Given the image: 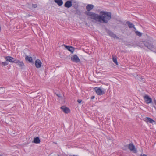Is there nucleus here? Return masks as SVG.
Instances as JSON below:
<instances>
[{
  "instance_id": "f257e3e1",
  "label": "nucleus",
  "mask_w": 156,
  "mask_h": 156,
  "mask_svg": "<svg viewBox=\"0 0 156 156\" xmlns=\"http://www.w3.org/2000/svg\"><path fill=\"white\" fill-rule=\"evenodd\" d=\"M94 8V6L91 4H89L86 7L87 11H86L85 14L88 16H90V18L94 20L97 22L100 23H107L111 19V13L110 12L101 11L100 12V15L97 14L90 12Z\"/></svg>"
},
{
  "instance_id": "f03ea898",
  "label": "nucleus",
  "mask_w": 156,
  "mask_h": 156,
  "mask_svg": "<svg viewBox=\"0 0 156 156\" xmlns=\"http://www.w3.org/2000/svg\"><path fill=\"white\" fill-rule=\"evenodd\" d=\"M143 43L144 46L149 49L152 51L155 49V46L151 43L148 41H145L143 42Z\"/></svg>"
},
{
  "instance_id": "7ed1b4c3",
  "label": "nucleus",
  "mask_w": 156,
  "mask_h": 156,
  "mask_svg": "<svg viewBox=\"0 0 156 156\" xmlns=\"http://www.w3.org/2000/svg\"><path fill=\"white\" fill-rule=\"evenodd\" d=\"M95 90L98 95H101L105 93V90L104 89H101L100 88L96 87L94 88Z\"/></svg>"
},
{
  "instance_id": "20e7f679",
  "label": "nucleus",
  "mask_w": 156,
  "mask_h": 156,
  "mask_svg": "<svg viewBox=\"0 0 156 156\" xmlns=\"http://www.w3.org/2000/svg\"><path fill=\"white\" fill-rule=\"evenodd\" d=\"M128 147V148L130 151H133L134 153L136 152L137 151L135 148V146L133 143H130L128 145H126L125 146V147Z\"/></svg>"
},
{
  "instance_id": "39448f33",
  "label": "nucleus",
  "mask_w": 156,
  "mask_h": 156,
  "mask_svg": "<svg viewBox=\"0 0 156 156\" xmlns=\"http://www.w3.org/2000/svg\"><path fill=\"white\" fill-rule=\"evenodd\" d=\"M144 98L145 102L147 104L151 103L152 102V99L148 95L144 96Z\"/></svg>"
},
{
  "instance_id": "423d86ee",
  "label": "nucleus",
  "mask_w": 156,
  "mask_h": 156,
  "mask_svg": "<svg viewBox=\"0 0 156 156\" xmlns=\"http://www.w3.org/2000/svg\"><path fill=\"white\" fill-rule=\"evenodd\" d=\"M5 58L8 62H9L11 63H15L16 60L15 58L10 56H5Z\"/></svg>"
},
{
  "instance_id": "0eeeda50",
  "label": "nucleus",
  "mask_w": 156,
  "mask_h": 156,
  "mask_svg": "<svg viewBox=\"0 0 156 156\" xmlns=\"http://www.w3.org/2000/svg\"><path fill=\"white\" fill-rule=\"evenodd\" d=\"M71 60L76 63H78L80 62V60L79 57L76 55H75L71 58Z\"/></svg>"
},
{
  "instance_id": "6e6552de",
  "label": "nucleus",
  "mask_w": 156,
  "mask_h": 156,
  "mask_svg": "<svg viewBox=\"0 0 156 156\" xmlns=\"http://www.w3.org/2000/svg\"><path fill=\"white\" fill-rule=\"evenodd\" d=\"M61 108L64 113L66 114L69 113L70 112V109L66 107L65 106H62L61 107Z\"/></svg>"
},
{
  "instance_id": "1a4fd4ad",
  "label": "nucleus",
  "mask_w": 156,
  "mask_h": 156,
  "mask_svg": "<svg viewBox=\"0 0 156 156\" xmlns=\"http://www.w3.org/2000/svg\"><path fill=\"white\" fill-rule=\"evenodd\" d=\"M42 63L39 59H37L35 62V66L37 68H39L41 67Z\"/></svg>"
},
{
  "instance_id": "9d476101",
  "label": "nucleus",
  "mask_w": 156,
  "mask_h": 156,
  "mask_svg": "<svg viewBox=\"0 0 156 156\" xmlns=\"http://www.w3.org/2000/svg\"><path fill=\"white\" fill-rule=\"evenodd\" d=\"M72 0L67 1L64 4V6L68 8L72 6Z\"/></svg>"
},
{
  "instance_id": "9b49d317",
  "label": "nucleus",
  "mask_w": 156,
  "mask_h": 156,
  "mask_svg": "<svg viewBox=\"0 0 156 156\" xmlns=\"http://www.w3.org/2000/svg\"><path fill=\"white\" fill-rule=\"evenodd\" d=\"M15 63L17 64L21 67H23L24 66L23 61H20L18 59H16Z\"/></svg>"
},
{
  "instance_id": "f8f14e48",
  "label": "nucleus",
  "mask_w": 156,
  "mask_h": 156,
  "mask_svg": "<svg viewBox=\"0 0 156 156\" xmlns=\"http://www.w3.org/2000/svg\"><path fill=\"white\" fill-rule=\"evenodd\" d=\"M72 6L74 8L76 9L78 8V5L77 2L75 0H72Z\"/></svg>"
},
{
  "instance_id": "ddd939ff",
  "label": "nucleus",
  "mask_w": 156,
  "mask_h": 156,
  "mask_svg": "<svg viewBox=\"0 0 156 156\" xmlns=\"http://www.w3.org/2000/svg\"><path fill=\"white\" fill-rule=\"evenodd\" d=\"M65 48L69 51L71 53H73L74 51V48L71 46H68L64 45Z\"/></svg>"
},
{
  "instance_id": "4468645a",
  "label": "nucleus",
  "mask_w": 156,
  "mask_h": 156,
  "mask_svg": "<svg viewBox=\"0 0 156 156\" xmlns=\"http://www.w3.org/2000/svg\"><path fill=\"white\" fill-rule=\"evenodd\" d=\"M145 121L147 122H149L151 123H153L155 122V121L149 117H146L145 118Z\"/></svg>"
},
{
  "instance_id": "2eb2a0df",
  "label": "nucleus",
  "mask_w": 156,
  "mask_h": 156,
  "mask_svg": "<svg viewBox=\"0 0 156 156\" xmlns=\"http://www.w3.org/2000/svg\"><path fill=\"white\" fill-rule=\"evenodd\" d=\"M108 33L109 34V35L115 38H116L117 39H118L119 38V37H117L116 35H115V34H114L112 32L109 31V30H108Z\"/></svg>"
},
{
  "instance_id": "dca6fc26",
  "label": "nucleus",
  "mask_w": 156,
  "mask_h": 156,
  "mask_svg": "<svg viewBox=\"0 0 156 156\" xmlns=\"http://www.w3.org/2000/svg\"><path fill=\"white\" fill-rule=\"evenodd\" d=\"M126 23L128 25L129 27V28H133L135 30H136V28L134 27V25L132 23L129 21H127Z\"/></svg>"
},
{
  "instance_id": "f3484780",
  "label": "nucleus",
  "mask_w": 156,
  "mask_h": 156,
  "mask_svg": "<svg viewBox=\"0 0 156 156\" xmlns=\"http://www.w3.org/2000/svg\"><path fill=\"white\" fill-rule=\"evenodd\" d=\"M54 2L59 6H62L63 4V2L62 0H55Z\"/></svg>"
},
{
  "instance_id": "a211bd4d",
  "label": "nucleus",
  "mask_w": 156,
  "mask_h": 156,
  "mask_svg": "<svg viewBox=\"0 0 156 156\" xmlns=\"http://www.w3.org/2000/svg\"><path fill=\"white\" fill-rule=\"evenodd\" d=\"M40 141L39 137H37L34 138L33 142L35 144H38L40 143Z\"/></svg>"
},
{
  "instance_id": "6ab92c4d",
  "label": "nucleus",
  "mask_w": 156,
  "mask_h": 156,
  "mask_svg": "<svg viewBox=\"0 0 156 156\" xmlns=\"http://www.w3.org/2000/svg\"><path fill=\"white\" fill-rule=\"evenodd\" d=\"M0 64L2 66H4L8 65L9 64V62L6 60V61L4 62H0Z\"/></svg>"
},
{
  "instance_id": "aec40b11",
  "label": "nucleus",
  "mask_w": 156,
  "mask_h": 156,
  "mask_svg": "<svg viewBox=\"0 0 156 156\" xmlns=\"http://www.w3.org/2000/svg\"><path fill=\"white\" fill-rule=\"evenodd\" d=\"M26 60H27L30 62H33V59L31 57H29L28 56H27L25 58Z\"/></svg>"
},
{
  "instance_id": "412c9836",
  "label": "nucleus",
  "mask_w": 156,
  "mask_h": 156,
  "mask_svg": "<svg viewBox=\"0 0 156 156\" xmlns=\"http://www.w3.org/2000/svg\"><path fill=\"white\" fill-rule=\"evenodd\" d=\"M112 60L113 62L116 64V65H118V63L117 60L116 58L115 57H113Z\"/></svg>"
},
{
  "instance_id": "4be33fe9",
  "label": "nucleus",
  "mask_w": 156,
  "mask_h": 156,
  "mask_svg": "<svg viewBox=\"0 0 156 156\" xmlns=\"http://www.w3.org/2000/svg\"><path fill=\"white\" fill-rule=\"evenodd\" d=\"M135 33H136V34L139 37H141L142 36V33L138 31H135Z\"/></svg>"
},
{
  "instance_id": "5701e85b",
  "label": "nucleus",
  "mask_w": 156,
  "mask_h": 156,
  "mask_svg": "<svg viewBox=\"0 0 156 156\" xmlns=\"http://www.w3.org/2000/svg\"><path fill=\"white\" fill-rule=\"evenodd\" d=\"M0 91H1V93L2 94L4 92L5 89L3 88L0 87Z\"/></svg>"
},
{
  "instance_id": "b1692460",
  "label": "nucleus",
  "mask_w": 156,
  "mask_h": 156,
  "mask_svg": "<svg viewBox=\"0 0 156 156\" xmlns=\"http://www.w3.org/2000/svg\"><path fill=\"white\" fill-rule=\"evenodd\" d=\"M76 13L77 14L79 15H80L81 14V12L80 10H79L77 9H76Z\"/></svg>"
},
{
  "instance_id": "393cba45",
  "label": "nucleus",
  "mask_w": 156,
  "mask_h": 156,
  "mask_svg": "<svg viewBox=\"0 0 156 156\" xmlns=\"http://www.w3.org/2000/svg\"><path fill=\"white\" fill-rule=\"evenodd\" d=\"M55 94H56V95L58 97H61V94H60V93H58L57 94H56V93H55Z\"/></svg>"
},
{
  "instance_id": "a878e982",
  "label": "nucleus",
  "mask_w": 156,
  "mask_h": 156,
  "mask_svg": "<svg viewBox=\"0 0 156 156\" xmlns=\"http://www.w3.org/2000/svg\"><path fill=\"white\" fill-rule=\"evenodd\" d=\"M37 6V4H33L32 7L34 8H36Z\"/></svg>"
},
{
  "instance_id": "bb28decb",
  "label": "nucleus",
  "mask_w": 156,
  "mask_h": 156,
  "mask_svg": "<svg viewBox=\"0 0 156 156\" xmlns=\"http://www.w3.org/2000/svg\"><path fill=\"white\" fill-rule=\"evenodd\" d=\"M82 100L81 99H78L77 100V102L79 103H80L82 102Z\"/></svg>"
},
{
  "instance_id": "cd10ccee",
  "label": "nucleus",
  "mask_w": 156,
  "mask_h": 156,
  "mask_svg": "<svg viewBox=\"0 0 156 156\" xmlns=\"http://www.w3.org/2000/svg\"><path fill=\"white\" fill-rule=\"evenodd\" d=\"M94 96H92L91 97V99H93L94 98Z\"/></svg>"
},
{
  "instance_id": "c85d7f7f",
  "label": "nucleus",
  "mask_w": 156,
  "mask_h": 156,
  "mask_svg": "<svg viewBox=\"0 0 156 156\" xmlns=\"http://www.w3.org/2000/svg\"><path fill=\"white\" fill-rule=\"evenodd\" d=\"M141 156H147L145 154H143V155L141 154Z\"/></svg>"
},
{
  "instance_id": "c756f323",
  "label": "nucleus",
  "mask_w": 156,
  "mask_h": 156,
  "mask_svg": "<svg viewBox=\"0 0 156 156\" xmlns=\"http://www.w3.org/2000/svg\"><path fill=\"white\" fill-rule=\"evenodd\" d=\"M154 103L155 104V105H156V100H154Z\"/></svg>"
},
{
  "instance_id": "7c9ffc66",
  "label": "nucleus",
  "mask_w": 156,
  "mask_h": 156,
  "mask_svg": "<svg viewBox=\"0 0 156 156\" xmlns=\"http://www.w3.org/2000/svg\"><path fill=\"white\" fill-rule=\"evenodd\" d=\"M154 107L156 110V107L155 106H154Z\"/></svg>"
},
{
  "instance_id": "2f4dec72",
  "label": "nucleus",
  "mask_w": 156,
  "mask_h": 156,
  "mask_svg": "<svg viewBox=\"0 0 156 156\" xmlns=\"http://www.w3.org/2000/svg\"><path fill=\"white\" fill-rule=\"evenodd\" d=\"M141 79H142V80L143 79V78H141Z\"/></svg>"
},
{
  "instance_id": "473e14b6",
  "label": "nucleus",
  "mask_w": 156,
  "mask_h": 156,
  "mask_svg": "<svg viewBox=\"0 0 156 156\" xmlns=\"http://www.w3.org/2000/svg\"><path fill=\"white\" fill-rule=\"evenodd\" d=\"M0 156H1V155H0Z\"/></svg>"
}]
</instances>
